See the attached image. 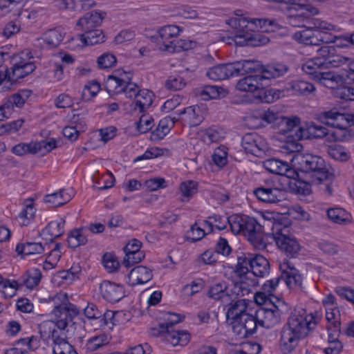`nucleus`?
Wrapping results in <instances>:
<instances>
[{"mask_svg":"<svg viewBox=\"0 0 354 354\" xmlns=\"http://www.w3.org/2000/svg\"><path fill=\"white\" fill-rule=\"evenodd\" d=\"M286 309V304L281 300L272 303L270 308H261L257 310V318L259 319V325L271 328L281 322V315Z\"/></svg>","mask_w":354,"mask_h":354,"instance_id":"nucleus-8","label":"nucleus"},{"mask_svg":"<svg viewBox=\"0 0 354 354\" xmlns=\"http://www.w3.org/2000/svg\"><path fill=\"white\" fill-rule=\"evenodd\" d=\"M50 301L53 302L54 305V309L51 313L53 320L45 321L39 325L41 337L46 339H53V336L50 334L48 335V333H44L42 326L45 323L51 322L53 325L52 328L54 332L62 337V335H64V330L68 324L79 313L77 308L73 304L68 303L67 297L64 294H57L53 297L50 298Z\"/></svg>","mask_w":354,"mask_h":354,"instance_id":"nucleus-2","label":"nucleus"},{"mask_svg":"<svg viewBox=\"0 0 354 354\" xmlns=\"http://www.w3.org/2000/svg\"><path fill=\"white\" fill-rule=\"evenodd\" d=\"M254 285V280L242 277L239 281L234 283L230 290L231 295H234L236 297L248 295L252 292V287Z\"/></svg>","mask_w":354,"mask_h":354,"instance_id":"nucleus-34","label":"nucleus"},{"mask_svg":"<svg viewBox=\"0 0 354 354\" xmlns=\"http://www.w3.org/2000/svg\"><path fill=\"white\" fill-rule=\"evenodd\" d=\"M250 271L256 277H263L269 273L270 263L263 256L252 254Z\"/></svg>","mask_w":354,"mask_h":354,"instance_id":"nucleus-28","label":"nucleus"},{"mask_svg":"<svg viewBox=\"0 0 354 354\" xmlns=\"http://www.w3.org/2000/svg\"><path fill=\"white\" fill-rule=\"evenodd\" d=\"M63 37L61 32L57 29H50L46 32L43 38L44 41L48 45L57 46L62 40Z\"/></svg>","mask_w":354,"mask_h":354,"instance_id":"nucleus-54","label":"nucleus"},{"mask_svg":"<svg viewBox=\"0 0 354 354\" xmlns=\"http://www.w3.org/2000/svg\"><path fill=\"white\" fill-rule=\"evenodd\" d=\"M290 88L296 94L308 95L315 90L314 85L310 82L297 80L290 83Z\"/></svg>","mask_w":354,"mask_h":354,"instance_id":"nucleus-45","label":"nucleus"},{"mask_svg":"<svg viewBox=\"0 0 354 354\" xmlns=\"http://www.w3.org/2000/svg\"><path fill=\"white\" fill-rule=\"evenodd\" d=\"M340 322L335 320L327 326L328 342L330 346L325 348V354H339L343 348L342 342L339 340L340 335Z\"/></svg>","mask_w":354,"mask_h":354,"instance_id":"nucleus-17","label":"nucleus"},{"mask_svg":"<svg viewBox=\"0 0 354 354\" xmlns=\"http://www.w3.org/2000/svg\"><path fill=\"white\" fill-rule=\"evenodd\" d=\"M117 59L114 55L104 53L97 58V65L100 68H108L114 66Z\"/></svg>","mask_w":354,"mask_h":354,"instance_id":"nucleus-60","label":"nucleus"},{"mask_svg":"<svg viewBox=\"0 0 354 354\" xmlns=\"http://www.w3.org/2000/svg\"><path fill=\"white\" fill-rule=\"evenodd\" d=\"M72 196L73 192H68L66 189H62L58 192L46 195L44 202L53 207H59L70 201Z\"/></svg>","mask_w":354,"mask_h":354,"instance_id":"nucleus-31","label":"nucleus"},{"mask_svg":"<svg viewBox=\"0 0 354 354\" xmlns=\"http://www.w3.org/2000/svg\"><path fill=\"white\" fill-rule=\"evenodd\" d=\"M138 131L145 133L151 129L153 126V119L149 115H142L136 122Z\"/></svg>","mask_w":354,"mask_h":354,"instance_id":"nucleus-59","label":"nucleus"},{"mask_svg":"<svg viewBox=\"0 0 354 354\" xmlns=\"http://www.w3.org/2000/svg\"><path fill=\"white\" fill-rule=\"evenodd\" d=\"M37 145L35 142L19 143L12 147V152L17 156H24L28 153L31 154L37 153Z\"/></svg>","mask_w":354,"mask_h":354,"instance_id":"nucleus-52","label":"nucleus"},{"mask_svg":"<svg viewBox=\"0 0 354 354\" xmlns=\"http://www.w3.org/2000/svg\"><path fill=\"white\" fill-rule=\"evenodd\" d=\"M301 337L290 332L283 326L280 332L279 346L283 354H290L297 348Z\"/></svg>","mask_w":354,"mask_h":354,"instance_id":"nucleus-19","label":"nucleus"},{"mask_svg":"<svg viewBox=\"0 0 354 354\" xmlns=\"http://www.w3.org/2000/svg\"><path fill=\"white\" fill-rule=\"evenodd\" d=\"M31 93L32 91L30 90H21L19 93L10 95L8 98L15 106L21 108L24 106Z\"/></svg>","mask_w":354,"mask_h":354,"instance_id":"nucleus-55","label":"nucleus"},{"mask_svg":"<svg viewBox=\"0 0 354 354\" xmlns=\"http://www.w3.org/2000/svg\"><path fill=\"white\" fill-rule=\"evenodd\" d=\"M236 76L246 73H259L262 75L263 65L261 62L254 59H243L234 62Z\"/></svg>","mask_w":354,"mask_h":354,"instance_id":"nucleus-23","label":"nucleus"},{"mask_svg":"<svg viewBox=\"0 0 354 354\" xmlns=\"http://www.w3.org/2000/svg\"><path fill=\"white\" fill-rule=\"evenodd\" d=\"M195 42L188 39H178L176 40L174 44L170 46H165L166 52L174 53L175 52H180L181 50H187L193 48L195 46Z\"/></svg>","mask_w":354,"mask_h":354,"instance_id":"nucleus-48","label":"nucleus"},{"mask_svg":"<svg viewBox=\"0 0 354 354\" xmlns=\"http://www.w3.org/2000/svg\"><path fill=\"white\" fill-rule=\"evenodd\" d=\"M86 232V228L76 229L71 231L67 240L69 247L75 248L80 245H85L88 241Z\"/></svg>","mask_w":354,"mask_h":354,"instance_id":"nucleus-43","label":"nucleus"},{"mask_svg":"<svg viewBox=\"0 0 354 354\" xmlns=\"http://www.w3.org/2000/svg\"><path fill=\"white\" fill-rule=\"evenodd\" d=\"M351 60V57L337 55L335 53H333L331 57L328 58L327 65L330 64L332 67H340L343 66L348 67Z\"/></svg>","mask_w":354,"mask_h":354,"instance_id":"nucleus-61","label":"nucleus"},{"mask_svg":"<svg viewBox=\"0 0 354 354\" xmlns=\"http://www.w3.org/2000/svg\"><path fill=\"white\" fill-rule=\"evenodd\" d=\"M257 25L265 32H275L281 28V26L274 19H257Z\"/></svg>","mask_w":354,"mask_h":354,"instance_id":"nucleus-56","label":"nucleus"},{"mask_svg":"<svg viewBox=\"0 0 354 354\" xmlns=\"http://www.w3.org/2000/svg\"><path fill=\"white\" fill-rule=\"evenodd\" d=\"M257 19L248 20L245 17H233L227 21L233 29V36L229 37L228 39L234 41L238 44V41L250 37L249 34L253 31L254 26L257 25Z\"/></svg>","mask_w":354,"mask_h":354,"instance_id":"nucleus-9","label":"nucleus"},{"mask_svg":"<svg viewBox=\"0 0 354 354\" xmlns=\"http://www.w3.org/2000/svg\"><path fill=\"white\" fill-rule=\"evenodd\" d=\"M132 77L131 71L117 69L108 76L106 88L109 94L123 93L127 97H136L134 109L139 108L142 112L152 104L153 94L147 89L139 90L138 85L131 81Z\"/></svg>","mask_w":354,"mask_h":354,"instance_id":"nucleus-1","label":"nucleus"},{"mask_svg":"<svg viewBox=\"0 0 354 354\" xmlns=\"http://www.w3.org/2000/svg\"><path fill=\"white\" fill-rule=\"evenodd\" d=\"M144 258L145 253L143 251L135 252L124 257L123 264L125 267L129 268L133 264L140 262Z\"/></svg>","mask_w":354,"mask_h":354,"instance_id":"nucleus-63","label":"nucleus"},{"mask_svg":"<svg viewBox=\"0 0 354 354\" xmlns=\"http://www.w3.org/2000/svg\"><path fill=\"white\" fill-rule=\"evenodd\" d=\"M180 189L182 196L189 198L197 192V183L189 180L180 184Z\"/></svg>","mask_w":354,"mask_h":354,"instance_id":"nucleus-62","label":"nucleus"},{"mask_svg":"<svg viewBox=\"0 0 354 354\" xmlns=\"http://www.w3.org/2000/svg\"><path fill=\"white\" fill-rule=\"evenodd\" d=\"M241 146L245 152L256 156H259L268 149L265 140L256 132L245 133L242 137Z\"/></svg>","mask_w":354,"mask_h":354,"instance_id":"nucleus-12","label":"nucleus"},{"mask_svg":"<svg viewBox=\"0 0 354 354\" xmlns=\"http://www.w3.org/2000/svg\"><path fill=\"white\" fill-rule=\"evenodd\" d=\"M330 133L327 128L312 122L307 124L305 127H303V129H299L296 139L322 138Z\"/></svg>","mask_w":354,"mask_h":354,"instance_id":"nucleus-20","label":"nucleus"},{"mask_svg":"<svg viewBox=\"0 0 354 354\" xmlns=\"http://www.w3.org/2000/svg\"><path fill=\"white\" fill-rule=\"evenodd\" d=\"M263 167L270 173L285 176L288 178H292L295 174V171L287 162L281 161L279 159H268L263 162Z\"/></svg>","mask_w":354,"mask_h":354,"instance_id":"nucleus-21","label":"nucleus"},{"mask_svg":"<svg viewBox=\"0 0 354 354\" xmlns=\"http://www.w3.org/2000/svg\"><path fill=\"white\" fill-rule=\"evenodd\" d=\"M208 295L215 300L221 299L223 302H227L230 296L225 282H219L212 286L208 291Z\"/></svg>","mask_w":354,"mask_h":354,"instance_id":"nucleus-40","label":"nucleus"},{"mask_svg":"<svg viewBox=\"0 0 354 354\" xmlns=\"http://www.w3.org/2000/svg\"><path fill=\"white\" fill-rule=\"evenodd\" d=\"M41 273L37 268L28 270L21 277L20 281H18V288L21 286H26L28 288L32 289L40 281Z\"/></svg>","mask_w":354,"mask_h":354,"instance_id":"nucleus-38","label":"nucleus"},{"mask_svg":"<svg viewBox=\"0 0 354 354\" xmlns=\"http://www.w3.org/2000/svg\"><path fill=\"white\" fill-rule=\"evenodd\" d=\"M181 29L176 25H167L160 28L156 35L151 37L152 41L157 43V48L163 52H166L165 46L174 45L175 39L171 40L174 37H176Z\"/></svg>","mask_w":354,"mask_h":354,"instance_id":"nucleus-11","label":"nucleus"},{"mask_svg":"<svg viewBox=\"0 0 354 354\" xmlns=\"http://www.w3.org/2000/svg\"><path fill=\"white\" fill-rule=\"evenodd\" d=\"M289 66L282 62H274L263 65L261 78L263 80L276 79L284 76L289 71Z\"/></svg>","mask_w":354,"mask_h":354,"instance_id":"nucleus-26","label":"nucleus"},{"mask_svg":"<svg viewBox=\"0 0 354 354\" xmlns=\"http://www.w3.org/2000/svg\"><path fill=\"white\" fill-rule=\"evenodd\" d=\"M186 86V82L183 77L179 75H171L168 77L165 83V86L169 91H178Z\"/></svg>","mask_w":354,"mask_h":354,"instance_id":"nucleus-51","label":"nucleus"},{"mask_svg":"<svg viewBox=\"0 0 354 354\" xmlns=\"http://www.w3.org/2000/svg\"><path fill=\"white\" fill-rule=\"evenodd\" d=\"M253 194L258 200L268 203H274L281 201L284 198L285 192L283 189H280L274 185L266 183L254 189Z\"/></svg>","mask_w":354,"mask_h":354,"instance_id":"nucleus-13","label":"nucleus"},{"mask_svg":"<svg viewBox=\"0 0 354 354\" xmlns=\"http://www.w3.org/2000/svg\"><path fill=\"white\" fill-rule=\"evenodd\" d=\"M280 118V121L277 122L280 132L283 134L288 133V136L293 137L296 139V135L299 131V129H303V127L299 126V118L293 117L290 118L282 115Z\"/></svg>","mask_w":354,"mask_h":354,"instance_id":"nucleus-27","label":"nucleus"},{"mask_svg":"<svg viewBox=\"0 0 354 354\" xmlns=\"http://www.w3.org/2000/svg\"><path fill=\"white\" fill-rule=\"evenodd\" d=\"M205 235V232L204 230L198 225V223H195L187 232V239L194 243L201 240Z\"/></svg>","mask_w":354,"mask_h":354,"instance_id":"nucleus-58","label":"nucleus"},{"mask_svg":"<svg viewBox=\"0 0 354 354\" xmlns=\"http://www.w3.org/2000/svg\"><path fill=\"white\" fill-rule=\"evenodd\" d=\"M100 291L102 297L112 303L119 301L124 297V287L109 281H103L100 285Z\"/></svg>","mask_w":354,"mask_h":354,"instance_id":"nucleus-18","label":"nucleus"},{"mask_svg":"<svg viewBox=\"0 0 354 354\" xmlns=\"http://www.w3.org/2000/svg\"><path fill=\"white\" fill-rule=\"evenodd\" d=\"M33 57L31 52L24 50L12 58V71H7L6 76L10 82H17L33 72L36 68L35 63L30 59Z\"/></svg>","mask_w":354,"mask_h":354,"instance_id":"nucleus-7","label":"nucleus"},{"mask_svg":"<svg viewBox=\"0 0 354 354\" xmlns=\"http://www.w3.org/2000/svg\"><path fill=\"white\" fill-rule=\"evenodd\" d=\"M109 343L107 336L102 334L89 339L86 344L87 351L93 352Z\"/></svg>","mask_w":354,"mask_h":354,"instance_id":"nucleus-49","label":"nucleus"},{"mask_svg":"<svg viewBox=\"0 0 354 354\" xmlns=\"http://www.w3.org/2000/svg\"><path fill=\"white\" fill-rule=\"evenodd\" d=\"M100 84L95 80L90 82L85 85L82 91V99L85 101L89 100L91 97L95 96L100 91Z\"/></svg>","mask_w":354,"mask_h":354,"instance_id":"nucleus-53","label":"nucleus"},{"mask_svg":"<svg viewBox=\"0 0 354 354\" xmlns=\"http://www.w3.org/2000/svg\"><path fill=\"white\" fill-rule=\"evenodd\" d=\"M318 82L329 88H335L344 83V77L333 71L322 72Z\"/></svg>","mask_w":354,"mask_h":354,"instance_id":"nucleus-33","label":"nucleus"},{"mask_svg":"<svg viewBox=\"0 0 354 354\" xmlns=\"http://www.w3.org/2000/svg\"><path fill=\"white\" fill-rule=\"evenodd\" d=\"M288 227L279 223L272 227L273 239L279 248L290 257H295L300 251L301 246L297 239L288 235Z\"/></svg>","mask_w":354,"mask_h":354,"instance_id":"nucleus-6","label":"nucleus"},{"mask_svg":"<svg viewBox=\"0 0 354 354\" xmlns=\"http://www.w3.org/2000/svg\"><path fill=\"white\" fill-rule=\"evenodd\" d=\"M252 254H242L237 259V264L236 266L235 273L240 278L243 277L250 271L251 268Z\"/></svg>","mask_w":354,"mask_h":354,"instance_id":"nucleus-42","label":"nucleus"},{"mask_svg":"<svg viewBox=\"0 0 354 354\" xmlns=\"http://www.w3.org/2000/svg\"><path fill=\"white\" fill-rule=\"evenodd\" d=\"M327 216L331 221L337 224L346 225L351 221L350 214L342 208H330L327 211Z\"/></svg>","mask_w":354,"mask_h":354,"instance_id":"nucleus-39","label":"nucleus"},{"mask_svg":"<svg viewBox=\"0 0 354 354\" xmlns=\"http://www.w3.org/2000/svg\"><path fill=\"white\" fill-rule=\"evenodd\" d=\"M247 304L245 299H238L228 308L226 313L227 319L234 322L243 314H247Z\"/></svg>","mask_w":354,"mask_h":354,"instance_id":"nucleus-37","label":"nucleus"},{"mask_svg":"<svg viewBox=\"0 0 354 354\" xmlns=\"http://www.w3.org/2000/svg\"><path fill=\"white\" fill-rule=\"evenodd\" d=\"M105 16V12L99 11L87 12L77 21L76 29L84 33L94 30L101 25Z\"/></svg>","mask_w":354,"mask_h":354,"instance_id":"nucleus-16","label":"nucleus"},{"mask_svg":"<svg viewBox=\"0 0 354 354\" xmlns=\"http://www.w3.org/2000/svg\"><path fill=\"white\" fill-rule=\"evenodd\" d=\"M214 250L217 254H221L223 256H228L232 251L227 240L223 237H220L216 241Z\"/></svg>","mask_w":354,"mask_h":354,"instance_id":"nucleus-64","label":"nucleus"},{"mask_svg":"<svg viewBox=\"0 0 354 354\" xmlns=\"http://www.w3.org/2000/svg\"><path fill=\"white\" fill-rule=\"evenodd\" d=\"M324 67V61L320 57H315L306 62L302 65V70L306 74L313 76V78L317 81L321 74L322 68Z\"/></svg>","mask_w":354,"mask_h":354,"instance_id":"nucleus-32","label":"nucleus"},{"mask_svg":"<svg viewBox=\"0 0 354 354\" xmlns=\"http://www.w3.org/2000/svg\"><path fill=\"white\" fill-rule=\"evenodd\" d=\"M16 251L25 256L40 254L44 251V247L41 243L27 242L24 244H18Z\"/></svg>","mask_w":354,"mask_h":354,"instance_id":"nucleus-41","label":"nucleus"},{"mask_svg":"<svg viewBox=\"0 0 354 354\" xmlns=\"http://www.w3.org/2000/svg\"><path fill=\"white\" fill-rule=\"evenodd\" d=\"M297 169L309 178L311 184L319 185L332 176L324 160L313 154H297L292 160Z\"/></svg>","mask_w":354,"mask_h":354,"instance_id":"nucleus-3","label":"nucleus"},{"mask_svg":"<svg viewBox=\"0 0 354 354\" xmlns=\"http://www.w3.org/2000/svg\"><path fill=\"white\" fill-rule=\"evenodd\" d=\"M318 14V10L316 8L308 6L301 13L287 17L288 24L294 27H305L310 24V15H315Z\"/></svg>","mask_w":354,"mask_h":354,"instance_id":"nucleus-25","label":"nucleus"},{"mask_svg":"<svg viewBox=\"0 0 354 354\" xmlns=\"http://www.w3.org/2000/svg\"><path fill=\"white\" fill-rule=\"evenodd\" d=\"M53 326L51 322H47L42 326V328L45 333L50 334L53 336V354H78L64 337H60L59 335H57L54 332Z\"/></svg>","mask_w":354,"mask_h":354,"instance_id":"nucleus-15","label":"nucleus"},{"mask_svg":"<svg viewBox=\"0 0 354 354\" xmlns=\"http://www.w3.org/2000/svg\"><path fill=\"white\" fill-rule=\"evenodd\" d=\"M206 75L209 79L215 81L236 76L234 62L216 65L210 68Z\"/></svg>","mask_w":354,"mask_h":354,"instance_id":"nucleus-22","label":"nucleus"},{"mask_svg":"<svg viewBox=\"0 0 354 354\" xmlns=\"http://www.w3.org/2000/svg\"><path fill=\"white\" fill-rule=\"evenodd\" d=\"M225 90L220 86H205L200 92V95L204 100L210 99H216L223 95Z\"/></svg>","mask_w":354,"mask_h":354,"instance_id":"nucleus-47","label":"nucleus"},{"mask_svg":"<svg viewBox=\"0 0 354 354\" xmlns=\"http://www.w3.org/2000/svg\"><path fill=\"white\" fill-rule=\"evenodd\" d=\"M65 221L60 218L59 221L50 222L42 230L41 235L48 241L53 242L55 239L61 236L64 232Z\"/></svg>","mask_w":354,"mask_h":354,"instance_id":"nucleus-30","label":"nucleus"},{"mask_svg":"<svg viewBox=\"0 0 354 354\" xmlns=\"http://www.w3.org/2000/svg\"><path fill=\"white\" fill-rule=\"evenodd\" d=\"M317 322L315 317L310 315L301 314L295 310L289 316L287 322L283 326L284 328L297 335L301 339L307 337L310 330L315 328Z\"/></svg>","mask_w":354,"mask_h":354,"instance_id":"nucleus-5","label":"nucleus"},{"mask_svg":"<svg viewBox=\"0 0 354 354\" xmlns=\"http://www.w3.org/2000/svg\"><path fill=\"white\" fill-rule=\"evenodd\" d=\"M232 330L235 335L240 338H246L253 335L259 325V319L257 318V312L255 315L250 313L243 314L234 322H231Z\"/></svg>","mask_w":354,"mask_h":354,"instance_id":"nucleus-10","label":"nucleus"},{"mask_svg":"<svg viewBox=\"0 0 354 354\" xmlns=\"http://www.w3.org/2000/svg\"><path fill=\"white\" fill-rule=\"evenodd\" d=\"M227 222L234 234H243L259 249L266 248L267 242L262 233L263 227L254 218L245 215L233 214L227 218Z\"/></svg>","mask_w":354,"mask_h":354,"instance_id":"nucleus-4","label":"nucleus"},{"mask_svg":"<svg viewBox=\"0 0 354 354\" xmlns=\"http://www.w3.org/2000/svg\"><path fill=\"white\" fill-rule=\"evenodd\" d=\"M263 80L261 75H248L241 79L236 84V88L241 91L254 92L262 86L261 82Z\"/></svg>","mask_w":354,"mask_h":354,"instance_id":"nucleus-29","label":"nucleus"},{"mask_svg":"<svg viewBox=\"0 0 354 354\" xmlns=\"http://www.w3.org/2000/svg\"><path fill=\"white\" fill-rule=\"evenodd\" d=\"M281 279H283L290 288H301L302 278L299 271L288 261H283L279 264Z\"/></svg>","mask_w":354,"mask_h":354,"instance_id":"nucleus-14","label":"nucleus"},{"mask_svg":"<svg viewBox=\"0 0 354 354\" xmlns=\"http://www.w3.org/2000/svg\"><path fill=\"white\" fill-rule=\"evenodd\" d=\"M152 277V271L150 269L145 266H138L130 271L128 274V283L132 286L138 284H144L149 281Z\"/></svg>","mask_w":354,"mask_h":354,"instance_id":"nucleus-24","label":"nucleus"},{"mask_svg":"<svg viewBox=\"0 0 354 354\" xmlns=\"http://www.w3.org/2000/svg\"><path fill=\"white\" fill-rule=\"evenodd\" d=\"M183 115L182 119L189 126H196L202 121V116L200 115L198 106H189L185 108L178 113Z\"/></svg>","mask_w":354,"mask_h":354,"instance_id":"nucleus-35","label":"nucleus"},{"mask_svg":"<svg viewBox=\"0 0 354 354\" xmlns=\"http://www.w3.org/2000/svg\"><path fill=\"white\" fill-rule=\"evenodd\" d=\"M81 37L84 44L91 46L103 42L104 38L102 31L98 28L86 32Z\"/></svg>","mask_w":354,"mask_h":354,"instance_id":"nucleus-44","label":"nucleus"},{"mask_svg":"<svg viewBox=\"0 0 354 354\" xmlns=\"http://www.w3.org/2000/svg\"><path fill=\"white\" fill-rule=\"evenodd\" d=\"M318 248L326 255L338 254L341 251L340 248L335 243L328 241H322L318 243Z\"/></svg>","mask_w":354,"mask_h":354,"instance_id":"nucleus-57","label":"nucleus"},{"mask_svg":"<svg viewBox=\"0 0 354 354\" xmlns=\"http://www.w3.org/2000/svg\"><path fill=\"white\" fill-rule=\"evenodd\" d=\"M178 118L176 117H165L159 122V124L156 129V134L159 138H162L166 136L169 130L174 126Z\"/></svg>","mask_w":354,"mask_h":354,"instance_id":"nucleus-46","label":"nucleus"},{"mask_svg":"<svg viewBox=\"0 0 354 354\" xmlns=\"http://www.w3.org/2000/svg\"><path fill=\"white\" fill-rule=\"evenodd\" d=\"M326 152L331 158L339 162H347L351 158L349 151L344 146L338 144L328 146Z\"/></svg>","mask_w":354,"mask_h":354,"instance_id":"nucleus-36","label":"nucleus"},{"mask_svg":"<svg viewBox=\"0 0 354 354\" xmlns=\"http://www.w3.org/2000/svg\"><path fill=\"white\" fill-rule=\"evenodd\" d=\"M102 263L106 270L109 273L115 272L120 266V263L116 256L110 252H106L103 255Z\"/></svg>","mask_w":354,"mask_h":354,"instance_id":"nucleus-50","label":"nucleus"}]
</instances>
